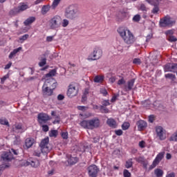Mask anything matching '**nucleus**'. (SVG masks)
Returning a JSON list of instances; mask_svg holds the SVG:
<instances>
[{
	"label": "nucleus",
	"instance_id": "obj_1",
	"mask_svg": "<svg viewBox=\"0 0 177 177\" xmlns=\"http://www.w3.org/2000/svg\"><path fill=\"white\" fill-rule=\"evenodd\" d=\"M118 32L127 45H131L135 42V37L130 30L121 27L118 29Z\"/></svg>",
	"mask_w": 177,
	"mask_h": 177
},
{
	"label": "nucleus",
	"instance_id": "obj_2",
	"mask_svg": "<svg viewBox=\"0 0 177 177\" xmlns=\"http://www.w3.org/2000/svg\"><path fill=\"white\" fill-rule=\"evenodd\" d=\"M62 26V17L55 15L49 21V27L51 30H57Z\"/></svg>",
	"mask_w": 177,
	"mask_h": 177
},
{
	"label": "nucleus",
	"instance_id": "obj_3",
	"mask_svg": "<svg viewBox=\"0 0 177 177\" xmlns=\"http://www.w3.org/2000/svg\"><path fill=\"white\" fill-rule=\"evenodd\" d=\"M77 12L78 9L75 5H71L66 8L65 17H66V19H69L70 20H73V19H75V15Z\"/></svg>",
	"mask_w": 177,
	"mask_h": 177
},
{
	"label": "nucleus",
	"instance_id": "obj_4",
	"mask_svg": "<svg viewBox=\"0 0 177 177\" xmlns=\"http://www.w3.org/2000/svg\"><path fill=\"white\" fill-rule=\"evenodd\" d=\"M103 55V51L99 47H96L94 48L93 52L89 55L87 58V60L93 61V60H99L100 57H102Z\"/></svg>",
	"mask_w": 177,
	"mask_h": 177
},
{
	"label": "nucleus",
	"instance_id": "obj_5",
	"mask_svg": "<svg viewBox=\"0 0 177 177\" xmlns=\"http://www.w3.org/2000/svg\"><path fill=\"white\" fill-rule=\"evenodd\" d=\"M49 84H50V80L47 79L42 86L44 96H52L53 95L55 88H49Z\"/></svg>",
	"mask_w": 177,
	"mask_h": 177
},
{
	"label": "nucleus",
	"instance_id": "obj_6",
	"mask_svg": "<svg viewBox=\"0 0 177 177\" xmlns=\"http://www.w3.org/2000/svg\"><path fill=\"white\" fill-rule=\"evenodd\" d=\"M175 24V21L172 20L169 16L160 19L159 21L160 27H169Z\"/></svg>",
	"mask_w": 177,
	"mask_h": 177
},
{
	"label": "nucleus",
	"instance_id": "obj_7",
	"mask_svg": "<svg viewBox=\"0 0 177 177\" xmlns=\"http://www.w3.org/2000/svg\"><path fill=\"white\" fill-rule=\"evenodd\" d=\"M28 9V6L24 3H21L17 8H14L10 11V16H16L17 13H21V12H24Z\"/></svg>",
	"mask_w": 177,
	"mask_h": 177
},
{
	"label": "nucleus",
	"instance_id": "obj_8",
	"mask_svg": "<svg viewBox=\"0 0 177 177\" xmlns=\"http://www.w3.org/2000/svg\"><path fill=\"white\" fill-rule=\"evenodd\" d=\"M66 95L68 97H74V96L78 95V88L75 86V84H70L68 86Z\"/></svg>",
	"mask_w": 177,
	"mask_h": 177
},
{
	"label": "nucleus",
	"instance_id": "obj_9",
	"mask_svg": "<svg viewBox=\"0 0 177 177\" xmlns=\"http://www.w3.org/2000/svg\"><path fill=\"white\" fill-rule=\"evenodd\" d=\"M156 133L157 137L160 139V140H165L167 136L165 134V130L161 126H156Z\"/></svg>",
	"mask_w": 177,
	"mask_h": 177
},
{
	"label": "nucleus",
	"instance_id": "obj_10",
	"mask_svg": "<svg viewBox=\"0 0 177 177\" xmlns=\"http://www.w3.org/2000/svg\"><path fill=\"white\" fill-rule=\"evenodd\" d=\"M164 154H165V152H160L156 156V158L154 159L152 164L149 167V169H153V168H156V167H157V165L160 164L161 160L164 158Z\"/></svg>",
	"mask_w": 177,
	"mask_h": 177
},
{
	"label": "nucleus",
	"instance_id": "obj_11",
	"mask_svg": "<svg viewBox=\"0 0 177 177\" xmlns=\"http://www.w3.org/2000/svg\"><path fill=\"white\" fill-rule=\"evenodd\" d=\"M164 154H165V152H160L156 156V158L154 159L152 164L149 167V169H153V168H156V167H157V165L160 164L161 160L164 158Z\"/></svg>",
	"mask_w": 177,
	"mask_h": 177
},
{
	"label": "nucleus",
	"instance_id": "obj_12",
	"mask_svg": "<svg viewBox=\"0 0 177 177\" xmlns=\"http://www.w3.org/2000/svg\"><path fill=\"white\" fill-rule=\"evenodd\" d=\"M48 145H49V138L46 137L41 140L39 145L41 153H47L49 151V147H48Z\"/></svg>",
	"mask_w": 177,
	"mask_h": 177
},
{
	"label": "nucleus",
	"instance_id": "obj_13",
	"mask_svg": "<svg viewBox=\"0 0 177 177\" xmlns=\"http://www.w3.org/2000/svg\"><path fill=\"white\" fill-rule=\"evenodd\" d=\"M87 171L89 176L96 177L97 176V174L99 172V168H97L96 165H92L87 168Z\"/></svg>",
	"mask_w": 177,
	"mask_h": 177
},
{
	"label": "nucleus",
	"instance_id": "obj_14",
	"mask_svg": "<svg viewBox=\"0 0 177 177\" xmlns=\"http://www.w3.org/2000/svg\"><path fill=\"white\" fill-rule=\"evenodd\" d=\"M12 131L15 133H23V132H26V129L23 126V124L16 123L12 126Z\"/></svg>",
	"mask_w": 177,
	"mask_h": 177
},
{
	"label": "nucleus",
	"instance_id": "obj_15",
	"mask_svg": "<svg viewBox=\"0 0 177 177\" xmlns=\"http://www.w3.org/2000/svg\"><path fill=\"white\" fill-rule=\"evenodd\" d=\"M1 159L4 162H9V161H12V160H13V154L10 151H4L1 154Z\"/></svg>",
	"mask_w": 177,
	"mask_h": 177
},
{
	"label": "nucleus",
	"instance_id": "obj_16",
	"mask_svg": "<svg viewBox=\"0 0 177 177\" xmlns=\"http://www.w3.org/2000/svg\"><path fill=\"white\" fill-rule=\"evenodd\" d=\"M99 125H100V121L97 118L88 120L89 129H95V128H98Z\"/></svg>",
	"mask_w": 177,
	"mask_h": 177
},
{
	"label": "nucleus",
	"instance_id": "obj_17",
	"mask_svg": "<svg viewBox=\"0 0 177 177\" xmlns=\"http://www.w3.org/2000/svg\"><path fill=\"white\" fill-rule=\"evenodd\" d=\"M37 119L40 124H45L46 121H49V115H46V113H39L37 115Z\"/></svg>",
	"mask_w": 177,
	"mask_h": 177
},
{
	"label": "nucleus",
	"instance_id": "obj_18",
	"mask_svg": "<svg viewBox=\"0 0 177 177\" xmlns=\"http://www.w3.org/2000/svg\"><path fill=\"white\" fill-rule=\"evenodd\" d=\"M49 55V51H46L43 55H40V62H39V67H44L46 64V57Z\"/></svg>",
	"mask_w": 177,
	"mask_h": 177
},
{
	"label": "nucleus",
	"instance_id": "obj_19",
	"mask_svg": "<svg viewBox=\"0 0 177 177\" xmlns=\"http://www.w3.org/2000/svg\"><path fill=\"white\" fill-rule=\"evenodd\" d=\"M138 131H145L147 128V122L145 120H140L136 122Z\"/></svg>",
	"mask_w": 177,
	"mask_h": 177
},
{
	"label": "nucleus",
	"instance_id": "obj_20",
	"mask_svg": "<svg viewBox=\"0 0 177 177\" xmlns=\"http://www.w3.org/2000/svg\"><path fill=\"white\" fill-rule=\"evenodd\" d=\"M24 165H26V167H28V165H31V167H32L33 168H37V167H39V160L37 159L28 160L26 162Z\"/></svg>",
	"mask_w": 177,
	"mask_h": 177
},
{
	"label": "nucleus",
	"instance_id": "obj_21",
	"mask_svg": "<svg viewBox=\"0 0 177 177\" xmlns=\"http://www.w3.org/2000/svg\"><path fill=\"white\" fill-rule=\"evenodd\" d=\"M134 84H135V79H131V80L128 81L127 86H124L125 92H129V91H132Z\"/></svg>",
	"mask_w": 177,
	"mask_h": 177
},
{
	"label": "nucleus",
	"instance_id": "obj_22",
	"mask_svg": "<svg viewBox=\"0 0 177 177\" xmlns=\"http://www.w3.org/2000/svg\"><path fill=\"white\" fill-rule=\"evenodd\" d=\"M35 142V140L32 138H26L25 140V145L26 148L30 149V147H32V145Z\"/></svg>",
	"mask_w": 177,
	"mask_h": 177
},
{
	"label": "nucleus",
	"instance_id": "obj_23",
	"mask_svg": "<svg viewBox=\"0 0 177 177\" xmlns=\"http://www.w3.org/2000/svg\"><path fill=\"white\" fill-rule=\"evenodd\" d=\"M106 124L111 128H117V122L113 118H108L106 120Z\"/></svg>",
	"mask_w": 177,
	"mask_h": 177
},
{
	"label": "nucleus",
	"instance_id": "obj_24",
	"mask_svg": "<svg viewBox=\"0 0 177 177\" xmlns=\"http://www.w3.org/2000/svg\"><path fill=\"white\" fill-rule=\"evenodd\" d=\"M68 164H70V165H74V164H77V162H78V158L68 156Z\"/></svg>",
	"mask_w": 177,
	"mask_h": 177
},
{
	"label": "nucleus",
	"instance_id": "obj_25",
	"mask_svg": "<svg viewBox=\"0 0 177 177\" xmlns=\"http://www.w3.org/2000/svg\"><path fill=\"white\" fill-rule=\"evenodd\" d=\"M49 10H50V6H43L41 10V15H45L46 13H48V12H49Z\"/></svg>",
	"mask_w": 177,
	"mask_h": 177
},
{
	"label": "nucleus",
	"instance_id": "obj_26",
	"mask_svg": "<svg viewBox=\"0 0 177 177\" xmlns=\"http://www.w3.org/2000/svg\"><path fill=\"white\" fill-rule=\"evenodd\" d=\"M20 50H21V47H19L17 48L14 49L9 55L8 57L9 59H12L13 57H15V56H16L17 53L18 52H20Z\"/></svg>",
	"mask_w": 177,
	"mask_h": 177
},
{
	"label": "nucleus",
	"instance_id": "obj_27",
	"mask_svg": "<svg viewBox=\"0 0 177 177\" xmlns=\"http://www.w3.org/2000/svg\"><path fill=\"white\" fill-rule=\"evenodd\" d=\"M35 21V17H30L28 18L24 22V26H30V24H32Z\"/></svg>",
	"mask_w": 177,
	"mask_h": 177
},
{
	"label": "nucleus",
	"instance_id": "obj_28",
	"mask_svg": "<svg viewBox=\"0 0 177 177\" xmlns=\"http://www.w3.org/2000/svg\"><path fill=\"white\" fill-rule=\"evenodd\" d=\"M80 125L84 129H89V120H82L80 122Z\"/></svg>",
	"mask_w": 177,
	"mask_h": 177
},
{
	"label": "nucleus",
	"instance_id": "obj_29",
	"mask_svg": "<svg viewBox=\"0 0 177 177\" xmlns=\"http://www.w3.org/2000/svg\"><path fill=\"white\" fill-rule=\"evenodd\" d=\"M154 174L156 177H162L164 175V171H162L161 169H156L154 170Z\"/></svg>",
	"mask_w": 177,
	"mask_h": 177
},
{
	"label": "nucleus",
	"instance_id": "obj_30",
	"mask_svg": "<svg viewBox=\"0 0 177 177\" xmlns=\"http://www.w3.org/2000/svg\"><path fill=\"white\" fill-rule=\"evenodd\" d=\"M100 111L103 114H107L108 113H110V110H109L106 106L102 105L100 106Z\"/></svg>",
	"mask_w": 177,
	"mask_h": 177
},
{
	"label": "nucleus",
	"instance_id": "obj_31",
	"mask_svg": "<svg viewBox=\"0 0 177 177\" xmlns=\"http://www.w3.org/2000/svg\"><path fill=\"white\" fill-rule=\"evenodd\" d=\"M56 69L51 70L48 73L46 74V78H50V77H55L56 75Z\"/></svg>",
	"mask_w": 177,
	"mask_h": 177
},
{
	"label": "nucleus",
	"instance_id": "obj_32",
	"mask_svg": "<svg viewBox=\"0 0 177 177\" xmlns=\"http://www.w3.org/2000/svg\"><path fill=\"white\" fill-rule=\"evenodd\" d=\"M132 165H133V162H132V158L129 159L126 162V165H125L126 168L127 169L132 168Z\"/></svg>",
	"mask_w": 177,
	"mask_h": 177
},
{
	"label": "nucleus",
	"instance_id": "obj_33",
	"mask_svg": "<svg viewBox=\"0 0 177 177\" xmlns=\"http://www.w3.org/2000/svg\"><path fill=\"white\" fill-rule=\"evenodd\" d=\"M129 127H131V124H129V122H124L122 124V129H123V131H127V129H129Z\"/></svg>",
	"mask_w": 177,
	"mask_h": 177
},
{
	"label": "nucleus",
	"instance_id": "obj_34",
	"mask_svg": "<svg viewBox=\"0 0 177 177\" xmlns=\"http://www.w3.org/2000/svg\"><path fill=\"white\" fill-rule=\"evenodd\" d=\"M0 124L1 125H6L7 127H9V122L6 118H1L0 119Z\"/></svg>",
	"mask_w": 177,
	"mask_h": 177
},
{
	"label": "nucleus",
	"instance_id": "obj_35",
	"mask_svg": "<svg viewBox=\"0 0 177 177\" xmlns=\"http://www.w3.org/2000/svg\"><path fill=\"white\" fill-rule=\"evenodd\" d=\"M28 37H29V35L28 34L23 35L22 37H19V42L20 44H23V42H24V41H26V39L28 38Z\"/></svg>",
	"mask_w": 177,
	"mask_h": 177
},
{
	"label": "nucleus",
	"instance_id": "obj_36",
	"mask_svg": "<svg viewBox=\"0 0 177 177\" xmlns=\"http://www.w3.org/2000/svg\"><path fill=\"white\" fill-rule=\"evenodd\" d=\"M104 77L103 76L97 75L94 78V82H102Z\"/></svg>",
	"mask_w": 177,
	"mask_h": 177
},
{
	"label": "nucleus",
	"instance_id": "obj_37",
	"mask_svg": "<svg viewBox=\"0 0 177 177\" xmlns=\"http://www.w3.org/2000/svg\"><path fill=\"white\" fill-rule=\"evenodd\" d=\"M6 168H9V165H5V164L0 165V176L2 175V172H3V171H5Z\"/></svg>",
	"mask_w": 177,
	"mask_h": 177
},
{
	"label": "nucleus",
	"instance_id": "obj_38",
	"mask_svg": "<svg viewBox=\"0 0 177 177\" xmlns=\"http://www.w3.org/2000/svg\"><path fill=\"white\" fill-rule=\"evenodd\" d=\"M61 1L62 0H54L51 6V8L53 9H56V7L59 5V3H60Z\"/></svg>",
	"mask_w": 177,
	"mask_h": 177
},
{
	"label": "nucleus",
	"instance_id": "obj_39",
	"mask_svg": "<svg viewBox=\"0 0 177 177\" xmlns=\"http://www.w3.org/2000/svg\"><path fill=\"white\" fill-rule=\"evenodd\" d=\"M57 136V130H52L49 133L50 138H56Z\"/></svg>",
	"mask_w": 177,
	"mask_h": 177
},
{
	"label": "nucleus",
	"instance_id": "obj_40",
	"mask_svg": "<svg viewBox=\"0 0 177 177\" xmlns=\"http://www.w3.org/2000/svg\"><path fill=\"white\" fill-rule=\"evenodd\" d=\"M165 78H169V80H175L176 78V76L172 73H167L165 75Z\"/></svg>",
	"mask_w": 177,
	"mask_h": 177
},
{
	"label": "nucleus",
	"instance_id": "obj_41",
	"mask_svg": "<svg viewBox=\"0 0 177 177\" xmlns=\"http://www.w3.org/2000/svg\"><path fill=\"white\" fill-rule=\"evenodd\" d=\"M69 21L68 19H63V21H62V27H67V26H68L69 24Z\"/></svg>",
	"mask_w": 177,
	"mask_h": 177
},
{
	"label": "nucleus",
	"instance_id": "obj_42",
	"mask_svg": "<svg viewBox=\"0 0 177 177\" xmlns=\"http://www.w3.org/2000/svg\"><path fill=\"white\" fill-rule=\"evenodd\" d=\"M8 78H9V75L7 74L6 75H4L3 77L1 78V84H5V81H6V80H8Z\"/></svg>",
	"mask_w": 177,
	"mask_h": 177
},
{
	"label": "nucleus",
	"instance_id": "obj_43",
	"mask_svg": "<svg viewBox=\"0 0 177 177\" xmlns=\"http://www.w3.org/2000/svg\"><path fill=\"white\" fill-rule=\"evenodd\" d=\"M41 153H42V151H41V148H40V149L35 150L33 154H34V156H36L37 157H40Z\"/></svg>",
	"mask_w": 177,
	"mask_h": 177
},
{
	"label": "nucleus",
	"instance_id": "obj_44",
	"mask_svg": "<svg viewBox=\"0 0 177 177\" xmlns=\"http://www.w3.org/2000/svg\"><path fill=\"white\" fill-rule=\"evenodd\" d=\"M123 176L124 177H131V172L127 169H124L123 171Z\"/></svg>",
	"mask_w": 177,
	"mask_h": 177
},
{
	"label": "nucleus",
	"instance_id": "obj_45",
	"mask_svg": "<svg viewBox=\"0 0 177 177\" xmlns=\"http://www.w3.org/2000/svg\"><path fill=\"white\" fill-rule=\"evenodd\" d=\"M101 106H104L105 107H107V106H110V102L107 100H103L102 102V105Z\"/></svg>",
	"mask_w": 177,
	"mask_h": 177
},
{
	"label": "nucleus",
	"instance_id": "obj_46",
	"mask_svg": "<svg viewBox=\"0 0 177 177\" xmlns=\"http://www.w3.org/2000/svg\"><path fill=\"white\" fill-rule=\"evenodd\" d=\"M77 109L80 110V111H85L88 110V106H78Z\"/></svg>",
	"mask_w": 177,
	"mask_h": 177
},
{
	"label": "nucleus",
	"instance_id": "obj_47",
	"mask_svg": "<svg viewBox=\"0 0 177 177\" xmlns=\"http://www.w3.org/2000/svg\"><path fill=\"white\" fill-rule=\"evenodd\" d=\"M170 140L177 142V133H174L170 138Z\"/></svg>",
	"mask_w": 177,
	"mask_h": 177
},
{
	"label": "nucleus",
	"instance_id": "obj_48",
	"mask_svg": "<svg viewBox=\"0 0 177 177\" xmlns=\"http://www.w3.org/2000/svg\"><path fill=\"white\" fill-rule=\"evenodd\" d=\"M168 41H169V42H176L177 39L174 36H169L168 38Z\"/></svg>",
	"mask_w": 177,
	"mask_h": 177
},
{
	"label": "nucleus",
	"instance_id": "obj_49",
	"mask_svg": "<svg viewBox=\"0 0 177 177\" xmlns=\"http://www.w3.org/2000/svg\"><path fill=\"white\" fill-rule=\"evenodd\" d=\"M10 153H11V154H14L15 156H18L19 150L11 149V150L10 151Z\"/></svg>",
	"mask_w": 177,
	"mask_h": 177
},
{
	"label": "nucleus",
	"instance_id": "obj_50",
	"mask_svg": "<svg viewBox=\"0 0 177 177\" xmlns=\"http://www.w3.org/2000/svg\"><path fill=\"white\" fill-rule=\"evenodd\" d=\"M133 21H140V15H136L133 17Z\"/></svg>",
	"mask_w": 177,
	"mask_h": 177
},
{
	"label": "nucleus",
	"instance_id": "obj_51",
	"mask_svg": "<svg viewBox=\"0 0 177 177\" xmlns=\"http://www.w3.org/2000/svg\"><path fill=\"white\" fill-rule=\"evenodd\" d=\"M158 10H160V8H158V6H155L154 8L152 10V13H158Z\"/></svg>",
	"mask_w": 177,
	"mask_h": 177
},
{
	"label": "nucleus",
	"instance_id": "obj_52",
	"mask_svg": "<svg viewBox=\"0 0 177 177\" xmlns=\"http://www.w3.org/2000/svg\"><path fill=\"white\" fill-rule=\"evenodd\" d=\"M124 84H125V80H124V77H122L118 81V85H124Z\"/></svg>",
	"mask_w": 177,
	"mask_h": 177
},
{
	"label": "nucleus",
	"instance_id": "obj_53",
	"mask_svg": "<svg viewBox=\"0 0 177 177\" xmlns=\"http://www.w3.org/2000/svg\"><path fill=\"white\" fill-rule=\"evenodd\" d=\"M140 10L142 12H147V8H146V6L145 4H141L140 7Z\"/></svg>",
	"mask_w": 177,
	"mask_h": 177
},
{
	"label": "nucleus",
	"instance_id": "obj_54",
	"mask_svg": "<svg viewBox=\"0 0 177 177\" xmlns=\"http://www.w3.org/2000/svg\"><path fill=\"white\" fill-rule=\"evenodd\" d=\"M133 64H140V63H141L140 59H139V58H135V59L133 60Z\"/></svg>",
	"mask_w": 177,
	"mask_h": 177
},
{
	"label": "nucleus",
	"instance_id": "obj_55",
	"mask_svg": "<svg viewBox=\"0 0 177 177\" xmlns=\"http://www.w3.org/2000/svg\"><path fill=\"white\" fill-rule=\"evenodd\" d=\"M147 160L146 159H145V158L144 157H140V158H138V162H140V164H142L143 162H145V161H146Z\"/></svg>",
	"mask_w": 177,
	"mask_h": 177
},
{
	"label": "nucleus",
	"instance_id": "obj_56",
	"mask_svg": "<svg viewBox=\"0 0 177 177\" xmlns=\"http://www.w3.org/2000/svg\"><path fill=\"white\" fill-rule=\"evenodd\" d=\"M115 133L118 136H121V135H122L123 132H122V130L118 129V130L115 131Z\"/></svg>",
	"mask_w": 177,
	"mask_h": 177
},
{
	"label": "nucleus",
	"instance_id": "obj_57",
	"mask_svg": "<svg viewBox=\"0 0 177 177\" xmlns=\"http://www.w3.org/2000/svg\"><path fill=\"white\" fill-rule=\"evenodd\" d=\"M42 130L44 132H48V131H49V127L46 124H44L42 126Z\"/></svg>",
	"mask_w": 177,
	"mask_h": 177
},
{
	"label": "nucleus",
	"instance_id": "obj_58",
	"mask_svg": "<svg viewBox=\"0 0 177 177\" xmlns=\"http://www.w3.org/2000/svg\"><path fill=\"white\" fill-rule=\"evenodd\" d=\"M62 137L64 138V139H68V133L67 132H63L62 133Z\"/></svg>",
	"mask_w": 177,
	"mask_h": 177
},
{
	"label": "nucleus",
	"instance_id": "obj_59",
	"mask_svg": "<svg viewBox=\"0 0 177 177\" xmlns=\"http://www.w3.org/2000/svg\"><path fill=\"white\" fill-rule=\"evenodd\" d=\"M100 93H102V95H104V96H106L107 95V90H106L105 88H101L100 89Z\"/></svg>",
	"mask_w": 177,
	"mask_h": 177
},
{
	"label": "nucleus",
	"instance_id": "obj_60",
	"mask_svg": "<svg viewBox=\"0 0 177 177\" xmlns=\"http://www.w3.org/2000/svg\"><path fill=\"white\" fill-rule=\"evenodd\" d=\"M115 81H117L116 77L112 76L111 78H109V82H111V84H114Z\"/></svg>",
	"mask_w": 177,
	"mask_h": 177
},
{
	"label": "nucleus",
	"instance_id": "obj_61",
	"mask_svg": "<svg viewBox=\"0 0 177 177\" xmlns=\"http://www.w3.org/2000/svg\"><path fill=\"white\" fill-rule=\"evenodd\" d=\"M142 165V166L144 167V168L145 169H147V165H149V162L147 160L143 162L142 163H141Z\"/></svg>",
	"mask_w": 177,
	"mask_h": 177
},
{
	"label": "nucleus",
	"instance_id": "obj_62",
	"mask_svg": "<svg viewBox=\"0 0 177 177\" xmlns=\"http://www.w3.org/2000/svg\"><path fill=\"white\" fill-rule=\"evenodd\" d=\"M51 115L54 117V118H59V115H57L56 111H51Z\"/></svg>",
	"mask_w": 177,
	"mask_h": 177
},
{
	"label": "nucleus",
	"instance_id": "obj_63",
	"mask_svg": "<svg viewBox=\"0 0 177 177\" xmlns=\"http://www.w3.org/2000/svg\"><path fill=\"white\" fill-rule=\"evenodd\" d=\"M57 100H64V95L59 94L57 95Z\"/></svg>",
	"mask_w": 177,
	"mask_h": 177
},
{
	"label": "nucleus",
	"instance_id": "obj_64",
	"mask_svg": "<svg viewBox=\"0 0 177 177\" xmlns=\"http://www.w3.org/2000/svg\"><path fill=\"white\" fill-rule=\"evenodd\" d=\"M166 177H175V173L174 172L169 173L166 176Z\"/></svg>",
	"mask_w": 177,
	"mask_h": 177
}]
</instances>
